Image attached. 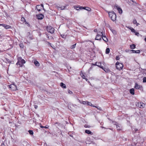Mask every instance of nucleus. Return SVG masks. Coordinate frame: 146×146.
<instances>
[{"label":"nucleus","mask_w":146,"mask_h":146,"mask_svg":"<svg viewBox=\"0 0 146 146\" xmlns=\"http://www.w3.org/2000/svg\"><path fill=\"white\" fill-rule=\"evenodd\" d=\"M61 36L62 38H65L66 37V36L64 35H61Z\"/></svg>","instance_id":"a19ab883"},{"label":"nucleus","mask_w":146,"mask_h":146,"mask_svg":"<svg viewBox=\"0 0 146 146\" xmlns=\"http://www.w3.org/2000/svg\"><path fill=\"white\" fill-rule=\"evenodd\" d=\"M100 34H101L102 38L103 40L106 42H108V39L105 35H104L102 32H100Z\"/></svg>","instance_id":"423d86ee"},{"label":"nucleus","mask_w":146,"mask_h":146,"mask_svg":"<svg viewBox=\"0 0 146 146\" xmlns=\"http://www.w3.org/2000/svg\"><path fill=\"white\" fill-rule=\"evenodd\" d=\"M76 45V44H75L73 45H72V46H71L70 47V48L72 49H74L75 48Z\"/></svg>","instance_id":"a878e982"},{"label":"nucleus","mask_w":146,"mask_h":146,"mask_svg":"<svg viewBox=\"0 0 146 146\" xmlns=\"http://www.w3.org/2000/svg\"><path fill=\"white\" fill-rule=\"evenodd\" d=\"M83 8H84V7H79V9H84Z\"/></svg>","instance_id":"49530a36"},{"label":"nucleus","mask_w":146,"mask_h":146,"mask_svg":"<svg viewBox=\"0 0 146 146\" xmlns=\"http://www.w3.org/2000/svg\"><path fill=\"white\" fill-rule=\"evenodd\" d=\"M100 34H98L95 38L96 40H100L102 39L101 34H100V32H99Z\"/></svg>","instance_id":"1a4fd4ad"},{"label":"nucleus","mask_w":146,"mask_h":146,"mask_svg":"<svg viewBox=\"0 0 146 146\" xmlns=\"http://www.w3.org/2000/svg\"><path fill=\"white\" fill-rule=\"evenodd\" d=\"M87 103V102L86 101H83L82 102V103H82V104H86Z\"/></svg>","instance_id":"c9c22d12"},{"label":"nucleus","mask_w":146,"mask_h":146,"mask_svg":"<svg viewBox=\"0 0 146 146\" xmlns=\"http://www.w3.org/2000/svg\"><path fill=\"white\" fill-rule=\"evenodd\" d=\"M5 86H7V85H6V84H5Z\"/></svg>","instance_id":"69168bd1"},{"label":"nucleus","mask_w":146,"mask_h":146,"mask_svg":"<svg viewBox=\"0 0 146 146\" xmlns=\"http://www.w3.org/2000/svg\"><path fill=\"white\" fill-rule=\"evenodd\" d=\"M82 78L83 79H84V78H85V76L84 75H82Z\"/></svg>","instance_id":"a18cd8bd"},{"label":"nucleus","mask_w":146,"mask_h":146,"mask_svg":"<svg viewBox=\"0 0 146 146\" xmlns=\"http://www.w3.org/2000/svg\"><path fill=\"white\" fill-rule=\"evenodd\" d=\"M74 8L76 9L77 10H79L80 9H79V7H76V6H74Z\"/></svg>","instance_id":"2f4dec72"},{"label":"nucleus","mask_w":146,"mask_h":146,"mask_svg":"<svg viewBox=\"0 0 146 146\" xmlns=\"http://www.w3.org/2000/svg\"><path fill=\"white\" fill-rule=\"evenodd\" d=\"M136 25L137 26H138V25H139V24L138 23H136Z\"/></svg>","instance_id":"5fc2aeb1"},{"label":"nucleus","mask_w":146,"mask_h":146,"mask_svg":"<svg viewBox=\"0 0 146 146\" xmlns=\"http://www.w3.org/2000/svg\"><path fill=\"white\" fill-rule=\"evenodd\" d=\"M47 31L51 33H53L54 32V29L51 26H48L46 27Z\"/></svg>","instance_id":"20e7f679"},{"label":"nucleus","mask_w":146,"mask_h":146,"mask_svg":"<svg viewBox=\"0 0 146 146\" xmlns=\"http://www.w3.org/2000/svg\"><path fill=\"white\" fill-rule=\"evenodd\" d=\"M84 79H85L86 81L88 80V79L86 78H84Z\"/></svg>","instance_id":"4d7b16f0"},{"label":"nucleus","mask_w":146,"mask_h":146,"mask_svg":"<svg viewBox=\"0 0 146 146\" xmlns=\"http://www.w3.org/2000/svg\"><path fill=\"white\" fill-rule=\"evenodd\" d=\"M20 61L21 62L22 64H25V61L23 59H20Z\"/></svg>","instance_id":"cd10ccee"},{"label":"nucleus","mask_w":146,"mask_h":146,"mask_svg":"<svg viewBox=\"0 0 146 146\" xmlns=\"http://www.w3.org/2000/svg\"><path fill=\"white\" fill-rule=\"evenodd\" d=\"M134 88L136 89H139L140 88V85L136 83L135 84Z\"/></svg>","instance_id":"4468645a"},{"label":"nucleus","mask_w":146,"mask_h":146,"mask_svg":"<svg viewBox=\"0 0 146 146\" xmlns=\"http://www.w3.org/2000/svg\"><path fill=\"white\" fill-rule=\"evenodd\" d=\"M70 137H73V135H70Z\"/></svg>","instance_id":"680f3d73"},{"label":"nucleus","mask_w":146,"mask_h":146,"mask_svg":"<svg viewBox=\"0 0 146 146\" xmlns=\"http://www.w3.org/2000/svg\"><path fill=\"white\" fill-rule=\"evenodd\" d=\"M138 107L141 108H143L145 106V105L143 103H139L137 105Z\"/></svg>","instance_id":"6e6552de"},{"label":"nucleus","mask_w":146,"mask_h":146,"mask_svg":"<svg viewBox=\"0 0 146 146\" xmlns=\"http://www.w3.org/2000/svg\"><path fill=\"white\" fill-rule=\"evenodd\" d=\"M110 51V49L109 48H107L106 50V53L107 54H108Z\"/></svg>","instance_id":"b1692460"},{"label":"nucleus","mask_w":146,"mask_h":146,"mask_svg":"<svg viewBox=\"0 0 146 146\" xmlns=\"http://www.w3.org/2000/svg\"><path fill=\"white\" fill-rule=\"evenodd\" d=\"M28 132L31 135H32L33 134V132L32 130H29Z\"/></svg>","instance_id":"bb28decb"},{"label":"nucleus","mask_w":146,"mask_h":146,"mask_svg":"<svg viewBox=\"0 0 146 146\" xmlns=\"http://www.w3.org/2000/svg\"><path fill=\"white\" fill-rule=\"evenodd\" d=\"M137 129L135 130V131H137Z\"/></svg>","instance_id":"0e129e2a"},{"label":"nucleus","mask_w":146,"mask_h":146,"mask_svg":"<svg viewBox=\"0 0 146 146\" xmlns=\"http://www.w3.org/2000/svg\"><path fill=\"white\" fill-rule=\"evenodd\" d=\"M1 26H2L6 29H9L11 27L9 25L3 24H1Z\"/></svg>","instance_id":"9d476101"},{"label":"nucleus","mask_w":146,"mask_h":146,"mask_svg":"<svg viewBox=\"0 0 146 146\" xmlns=\"http://www.w3.org/2000/svg\"><path fill=\"white\" fill-rule=\"evenodd\" d=\"M86 104L90 106H92L93 107L94 106L91 103L88 102H87Z\"/></svg>","instance_id":"393cba45"},{"label":"nucleus","mask_w":146,"mask_h":146,"mask_svg":"<svg viewBox=\"0 0 146 146\" xmlns=\"http://www.w3.org/2000/svg\"><path fill=\"white\" fill-rule=\"evenodd\" d=\"M60 85L63 88H66L65 84L63 83L62 82H61L60 83Z\"/></svg>","instance_id":"a211bd4d"},{"label":"nucleus","mask_w":146,"mask_h":146,"mask_svg":"<svg viewBox=\"0 0 146 146\" xmlns=\"http://www.w3.org/2000/svg\"><path fill=\"white\" fill-rule=\"evenodd\" d=\"M9 88L12 91H15L17 90L16 86L14 84L9 85Z\"/></svg>","instance_id":"39448f33"},{"label":"nucleus","mask_w":146,"mask_h":146,"mask_svg":"<svg viewBox=\"0 0 146 146\" xmlns=\"http://www.w3.org/2000/svg\"><path fill=\"white\" fill-rule=\"evenodd\" d=\"M102 127V128H104V129H106V128H105V127Z\"/></svg>","instance_id":"052dcab7"},{"label":"nucleus","mask_w":146,"mask_h":146,"mask_svg":"<svg viewBox=\"0 0 146 146\" xmlns=\"http://www.w3.org/2000/svg\"><path fill=\"white\" fill-rule=\"evenodd\" d=\"M85 133H88V134H92V132L91 131L89 130H86L85 131Z\"/></svg>","instance_id":"aec40b11"},{"label":"nucleus","mask_w":146,"mask_h":146,"mask_svg":"<svg viewBox=\"0 0 146 146\" xmlns=\"http://www.w3.org/2000/svg\"><path fill=\"white\" fill-rule=\"evenodd\" d=\"M96 63L97 64V66L100 67V68H102V69L105 71H106L105 70V68H104L103 66H101V63L100 62H96Z\"/></svg>","instance_id":"ddd939ff"},{"label":"nucleus","mask_w":146,"mask_h":146,"mask_svg":"<svg viewBox=\"0 0 146 146\" xmlns=\"http://www.w3.org/2000/svg\"><path fill=\"white\" fill-rule=\"evenodd\" d=\"M23 46V45H22V44L20 45V46L21 47H22Z\"/></svg>","instance_id":"bf43d9fd"},{"label":"nucleus","mask_w":146,"mask_h":146,"mask_svg":"<svg viewBox=\"0 0 146 146\" xmlns=\"http://www.w3.org/2000/svg\"><path fill=\"white\" fill-rule=\"evenodd\" d=\"M4 12L5 13V15L7 16V13H6V12H5V11H4Z\"/></svg>","instance_id":"13d9d810"},{"label":"nucleus","mask_w":146,"mask_h":146,"mask_svg":"<svg viewBox=\"0 0 146 146\" xmlns=\"http://www.w3.org/2000/svg\"><path fill=\"white\" fill-rule=\"evenodd\" d=\"M65 7H66V6H63V7H61L60 9L61 10H64L65 9Z\"/></svg>","instance_id":"ea45409f"},{"label":"nucleus","mask_w":146,"mask_h":146,"mask_svg":"<svg viewBox=\"0 0 146 146\" xmlns=\"http://www.w3.org/2000/svg\"><path fill=\"white\" fill-rule=\"evenodd\" d=\"M16 64L17 65H19V66L20 67H22L23 66V64H22L21 62L19 60L17 63Z\"/></svg>","instance_id":"dca6fc26"},{"label":"nucleus","mask_w":146,"mask_h":146,"mask_svg":"<svg viewBox=\"0 0 146 146\" xmlns=\"http://www.w3.org/2000/svg\"><path fill=\"white\" fill-rule=\"evenodd\" d=\"M135 35H136L138 36H139V33L138 32H135Z\"/></svg>","instance_id":"e433bc0d"},{"label":"nucleus","mask_w":146,"mask_h":146,"mask_svg":"<svg viewBox=\"0 0 146 146\" xmlns=\"http://www.w3.org/2000/svg\"><path fill=\"white\" fill-rule=\"evenodd\" d=\"M116 128L117 129V130H120L121 129V128H120V127L118 125H116Z\"/></svg>","instance_id":"c756f323"},{"label":"nucleus","mask_w":146,"mask_h":146,"mask_svg":"<svg viewBox=\"0 0 146 146\" xmlns=\"http://www.w3.org/2000/svg\"><path fill=\"white\" fill-rule=\"evenodd\" d=\"M94 31L95 32H97V29H95L94 30Z\"/></svg>","instance_id":"3c124183"},{"label":"nucleus","mask_w":146,"mask_h":146,"mask_svg":"<svg viewBox=\"0 0 146 146\" xmlns=\"http://www.w3.org/2000/svg\"><path fill=\"white\" fill-rule=\"evenodd\" d=\"M116 68L119 70H121L123 67V65L121 63H120L119 62H117L116 63Z\"/></svg>","instance_id":"7ed1b4c3"},{"label":"nucleus","mask_w":146,"mask_h":146,"mask_svg":"<svg viewBox=\"0 0 146 146\" xmlns=\"http://www.w3.org/2000/svg\"><path fill=\"white\" fill-rule=\"evenodd\" d=\"M131 52H132V53H140V51L139 50H130Z\"/></svg>","instance_id":"2eb2a0df"},{"label":"nucleus","mask_w":146,"mask_h":146,"mask_svg":"<svg viewBox=\"0 0 146 146\" xmlns=\"http://www.w3.org/2000/svg\"><path fill=\"white\" fill-rule=\"evenodd\" d=\"M83 8L84 9H85L88 11H90L91 10V9L88 7H84Z\"/></svg>","instance_id":"6ab92c4d"},{"label":"nucleus","mask_w":146,"mask_h":146,"mask_svg":"<svg viewBox=\"0 0 146 146\" xmlns=\"http://www.w3.org/2000/svg\"><path fill=\"white\" fill-rule=\"evenodd\" d=\"M90 69H91V67L89 69V70H90Z\"/></svg>","instance_id":"338daca9"},{"label":"nucleus","mask_w":146,"mask_h":146,"mask_svg":"<svg viewBox=\"0 0 146 146\" xmlns=\"http://www.w3.org/2000/svg\"><path fill=\"white\" fill-rule=\"evenodd\" d=\"M46 43H48V44L51 45V43H50L48 42H46Z\"/></svg>","instance_id":"864d4df0"},{"label":"nucleus","mask_w":146,"mask_h":146,"mask_svg":"<svg viewBox=\"0 0 146 146\" xmlns=\"http://www.w3.org/2000/svg\"><path fill=\"white\" fill-rule=\"evenodd\" d=\"M105 68V70L106 71H105L106 72H108V71H109V70H108V69H107L105 68Z\"/></svg>","instance_id":"de8ad7c7"},{"label":"nucleus","mask_w":146,"mask_h":146,"mask_svg":"<svg viewBox=\"0 0 146 146\" xmlns=\"http://www.w3.org/2000/svg\"><path fill=\"white\" fill-rule=\"evenodd\" d=\"M115 8H116L118 10L119 13L121 14L122 13V11L121 8L118 7L117 5H115Z\"/></svg>","instance_id":"9b49d317"},{"label":"nucleus","mask_w":146,"mask_h":146,"mask_svg":"<svg viewBox=\"0 0 146 146\" xmlns=\"http://www.w3.org/2000/svg\"><path fill=\"white\" fill-rule=\"evenodd\" d=\"M8 40H7L6 36L1 37V44H2L3 46L5 45L7 42Z\"/></svg>","instance_id":"f03ea898"},{"label":"nucleus","mask_w":146,"mask_h":146,"mask_svg":"<svg viewBox=\"0 0 146 146\" xmlns=\"http://www.w3.org/2000/svg\"><path fill=\"white\" fill-rule=\"evenodd\" d=\"M36 17L37 19H42L43 18L44 16L42 14H40L37 15Z\"/></svg>","instance_id":"f8f14e48"},{"label":"nucleus","mask_w":146,"mask_h":146,"mask_svg":"<svg viewBox=\"0 0 146 146\" xmlns=\"http://www.w3.org/2000/svg\"><path fill=\"white\" fill-rule=\"evenodd\" d=\"M36 9L37 10L39 11L41 10V9L43 8H43V5L42 4L41 5H37L36 6Z\"/></svg>","instance_id":"0eeeda50"},{"label":"nucleus","mask_w":146,"mask_h":146,"mask_svg":"<svg viewBox=\"0 0 146 146\" xmlns=\"http://www.w3.org/2000/svg\"><path fill=\"white\" fill-rule=\"evenodd\" d=\"M92 64L93 65H94V66H97V64L96 63V62H95V63L94 64L93 63H92Z\"/></svg>","instance_id":"c03bdc74"},{"label":"nucleus","mask_w":146,"mask_h":146,"mask_svg":"<svg viewBox=\"0 0 146 146\" xmlns=\"http://www.w3.org/2000/svg\"><path fill=\"white\" fill-rule=\"evenodd\" d=\"M68 92L69 94H70L72 93V91H70L69 90H68Z\"/></svg>","instance_id":"79ce46f5"},{"label":"nucleus","mask_w":146,"mask_h":146,"mask_svg":"<svg viewBox=\"0 0 146 146\" xmlns=\"http://www.w3.org/2000/svg\"><path fill=\"white\" fill-rule=\"evenodd\" d=\"M130 93L132 95L134 94V90L133 88L130 89L129 90Z\"/></svg>","instance_id":"f3484780"},{"label":"nucleus","mask_w":146,"mask_h":146,"mask_svg":"<svg viewBox=\"0 0 146 146\" xmlns=\"http://www.w3.org/2000/svg\"><path fill=\"white\" fill-rule=\"evenodd\" d=\"M56 7H57V8L58 9H59V8H60L61 9V7H59L58 6H56Z\"/></svg>","instance_id":"603ef678"},{"label":"nucleus","mask_w":146,"mask_h":146,"mask_svg":"<svg viewBox=\"0 0 146 146\" xmlns=\"http://www.w3.org/2000/svg\"><path fill=\"white\" fill-rule=\"evenodd\" d=\"M21 20L23 23H24L25 22V19L23 17H22L21 19Z\"/></svg>","instance_id":"c85d7f7f"},{"label":"nucleus","mask_w":146,"mask_h":146,"mask_svg":"<svg viewBox=\"0 0 146 146\" xmlns=\"http://www.w3.org/2000/svg\"><path fill=\"white\" fill-rule=\"evenodd\" d=\"M133 23L134 24H136V23H137V21L135 19L133 20Z\"/></svg>","instance_id":"72a5a7b5"},{"label":"nucleus","mask_w":146,"mask_h":146,"mask_svg":"<svg viewBox=\"0 0 146 146\" xmlns=\"http://www.w3.org/2000/svg\"><path fill=\"white\" fill-rule=\"evenodd\" d=\"M143 82H146V77H144L143 79Z\"/></svg>","instance_id":"7c9ffc66"},{"label":"nucleus","mask_w":146,"mask_h":146,"mask_svg":"<svg viewBox=\"0 0 146 146\" xmlns=\"http://www.w3.org/2000/svg\"><path fill=\"white\" fill-rule=\"evenodd\" d=\"M40 127L41 128H47L48 127L46 126H42V125H40Z\"/></svg>","instance_id":"58836bf2"},{"label":"nucleus","mask_w":146,"mask_h":146,"mask_svg":"<svg viewBox=\"0 0 146 146\" xmlns=\"http://www.w3.org/2000/svg\"><path fill=\"white\" fill-rule=\"evenodd\" d=\"M4 145H5L4 144H1V146H4Z\"/></svg>","instance_id":"6e6d98bb"},{"label":"nucleus","mask_w":146,"mask_h":146,"mask_svg":"<svg viewBox=\"0 0 146 146\" xmlns=\"http://www.w3.org/2000/svg\"><path fill=\"white\" fill-rule=\"evenodd\" d=\"M106 11V12L107 13H108V12H109V11Z\"/></svg>","instance_id":"e2e57ef3"},{"label":"nucleus","mask_w":146,"mask_h":146,"mask_svg":"<svg viewBox=\"0 0 146 146\" xmlns=\"http://www.w3.org/2000/svg\"><path fill=\"white\" fill-rule=\"evenodd\" d=\"M56 124H58V125L59 126L61 125L60 123H58L57 122H56L55 123V125H56Z\"/></svg>","instance_id":"37998d69"},{"label":"nucleus","mask_w":146,"mask_h":146,"mask_svg":"<svg viewBox=\"0 0 146 146\" xmlns=\"http://www.w3.org/2000/svg\"><path fill=\"white\" fill-rule=\"evenodd\" d=\"M119 57L118 56H117L116 57V59L117 60H119Z\"/></svg>","instance_id":"4c0bfd02"},{"label":"nucleus","mask_w":146,"mask_h":146,"mask_svg":"<svg viewBox=\"0 0 146 146\" xmlns=\"http://www.w3.org/2000/svg\"><path fill=\"white\" fill-rule=\"evenodd\" d=\"M93 107H95L96 108H98V109L100 110H101V108L100 107H96V106H93Z\"/></svg>","instance_id":"473e14b6"},{"label":"nucleus","mask_w":146,"mask_h":146,"mask_svg":"<svg viewBox=\"0 0 146 146\" xmlns=\"http://www.w3.org/2000/svg\"><path fill=\"white\" fill-rule=\"evenodd\" d=\"M34 64L36 66H39V64L38 61L35 60L34 61Z\"/></svg>","instance_id":"4be33fe9"},{"label":"nucleus","mask_w":146,"mask_h":146,"mask_svg":"<svg viewBox=\"0 0 146 146\" xmlns=\"http://www.w3.org/2000/svg\"><path fill=\"white\" fill-rule=\"evenodd\" d=\"M108 14L109 17L113 21L115 20L116 18V16L115 13L113 11L109 12Z\"/></svg>","instance_id":"f257e3e1"},{"label":"nucleus","mask_w":146,"mask_h":146,"mask_svg":"<svg viewBox=\"0 0 146 146\" xmlns=\"http://www.w3.org/2000/svg\"><path fill=\"white\" fill-rule=\"evenodd\" d=\"M80 75L81 76H82V75H84V74H83V73H82V72H81V73H80Z\"/></svg>","instance_id":"8fccbe9b"},{"label":"nucleus","mask_w":146,"mask_h":146,"mask_svg":"<svg viewBox=\"0 0 146 146\" xmlns=\"http://www.w3.org/2000/svg\"><path fill=\"white\" fill-rule=\"evenodd\" d=\"M35 109H37L38 108V106L37 105H35Z\"/></svg>","instance_id":"09e8293b"},{"label":"nucleus","mask_w":146,"mask_h":146,"mask_svg":"<svg viewBox=\"0 0 146 146\" xmlns=\"http://www.w3.org/2000/svg\"><path fill=\"white\" fill-rule=\"evenodd\" d=\"M128 28L132 32H133L134 33H135V30L133 29V28H132L131 27H128Z\"/></svg>","instance_id":"412c9836"},{"label":"nucleus","mask_w":146,"mask_h":146,"mask_svg":"<svg viewBox=\"0 0 146 146\" xmlns=\"http://www.w3.org/2000/svg\"><path fill=\"white\" fill-rule=\"evenodd\" d=\"M130 47L131 49H134L135 48V46L134 44H132L130 46Z\"/></svg>","instance_id":"5701e85b"},{"label":"nucleus","mask_w":146,"mask_h":146,"mask_svg":"<svg viewBox=\"0 0 146 146\" xmlns=\"http://www.w3.org/2000/svg\"><path fill=\"white\" fill-rule=\"evenodd\" d=\"M84 127H86V128H87V127H88V128H89L90 127V126H89L87 125H84Z\"/></svg>","instance_id":"f704fd0d"}]
</instances>
